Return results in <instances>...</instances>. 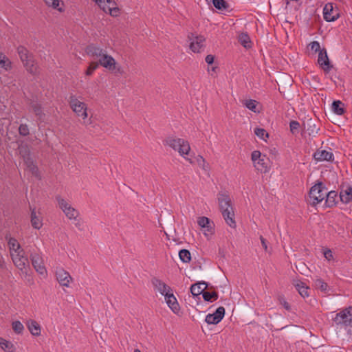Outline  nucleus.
<instances>
[{"label":"nucleus","mask_w":352,"mask_h":352,"mask_svg":"<svg viewBox=\"0 0 352 352\" xmlns=\"http://www.w3.org/2000/svg\"><path fill=\"white\" fill-rule=\"evenodd\" d=\"M56 199L60 208L65 214L67 217H68L69 219H76L79 213L75 208L72 207L71 205L65 199H63L59 195L56 197Z\"/></svg>","instance_id":"nucleus-8"},{"label":"nucleus","mask_w":352,"mask_h":352,"mask_svg":"<svg viewBox=\"0 0 352 352\" xmlns=\"http://www.w3.org/2000/svg\"><path fill=\"white\" fill-rule=\"evenodd\" d=\"M333 322L339 326L352 327V307H349L337 313L332 318Z\"/></svg>","instance_id":"nucleus-5"},{"label":"nucleus","mask_w":352,"mask_h":352,"mask_svg":"<svg viewBox=\"0 0 352 352\" xmlns=\"http://www.w3.org/2000/svg\"><path fill=\"white\" fill-rule=\"evenodd\" d=\"M0 68H3L6 70L11 68V62L2 53H0Z\"/></svg>","instance_id":"nucleus-38"},{"label":"nucleus","mask_w":352,"mask_h":352,"mask_svg":"<svg viewBox=\"0 0 352 352\" xmlns=\"http://www.w3.org/2000/svg\"><path fill=\"white\" fill-rule=\"evenodd\" d=\"M24 254L23 250L15 253H11V257L14 264L20 270L25 269V266L29 263L28 258Z\"/></svg>","instance_id":"nucleus-10"},{"label":"nucleus","mask_w":352,"mask_h":352,"mask_svg":"<svg viewBox=\"0 0 352 352\" xmlns=\"http://www.w3.org/2000/svg\"><path fill=\"white\" fill-rule=\"evenodd\" d=\"M196 162L199 167L204 170H207L208 164L206 162L205 159L202 156L198 155L196 157Z\"/></svg>","instance_id":"nucleus-47"},{"label":"nucleus","mask_w":352,"mask_h":352,"mask_svg":"<svg viewBox=\"0 0 352 352\" xmlns=\"http://www.w3.org/2000/svg\"><path fill=\"white\" fill-rule=\"evenodd\" d=\"M218 202L219 209L226 223L231 228H235L236 223L234 220V212L230 197L225 194H219Z\"/></svg>","instance_id":"nucleus-1"},{"label":"nucleus","mask_w":352,"mask_h":352,"mask_svg":"<svg viewBox=\"0 0 352 352\" xmlns=\"http://www.w3.org/2000/svg\"><path fill=\"white\" fill-rule=\"evenodd\" d=\"M254 133L256 136H258L260 139L266 141L265 138L269 137L268 133L264 129L262 128H255Z\"/></svg>","instance_id":"nucleus-41"},{"label":"nucleus","mask_w":352,"mask_h":352,"mask_svg":"<svg viewBox=\"0 0 352 352\" xmlns=\"http://www.w3.org/2000/svg\"><path fill=\"white\" fill-rule=\"evenodd\" d=\"M68 101L72 109L78 116L82 117L84 120L87 118V104L85 102L78 100L74 95H71Z\"/></svg>","instance_id":"nucleus-6"},{"label":"nucleus","mask_w":352,"mask_h":352,"mask_svg":"<svg viewBox=\"0 0 352 352\" xmlns=\"http://www.w3.org/2000/svg\"><path fill=\"white\" fill-rule=\"evenodd\" d=\"M318 63L324 72L329 73L333 68V65L330 63L327 52L325 48L320 50L318 57Z\"/></svg>","instance_id":"nucleus-11"},{"label":"nucleus","mask_w":352,"mask_h":352,"mask_svg":"<svg viewBox=\"0 0 352 352\" xmlns=\"http://www.w3.org/2000/svg\"><path fill=\"white\" fill-rule=\"evenodd\" d=\"M324 256L326 257V258L327 259H330V257H332V252L331 250H327V252H324Z\"/></svg>","instance_id":"nucleus-57"},{"label":"nucleus","mask_w":352,"mask_h":352,"mask_svg":"<svg viewBox=\"0 0 352 352\" xmlns=\"http://www.w3.org/2000/svg\"><path fill=\"white\" fill-rule=\"evenodd\" d=\"M56 277L59 284L64 287H69L70 281L72 280V278L69 273L63 268H58L56 270Z\"/></svg>","instance_id":"nucleus-14"},{"label":"nucleus","mask_w":352,"mask_h":352,"mask_svg":"<svg viewBox=\"0 0 352 352\" xmlns=\"http://www.w3.org/2000/svg\"><path fill=\"white\" fill-rule=\"evenodd\" d=\"M134 352H141V351L140 349H135L134 350Z\"/></svg>","instance_id":"nucleus-61"},{"label":"nucleus","mask_w":352,"mask_h":352,"mask_svg":"<svg viewBox=\"0 0 352 352\" xmlns=\"http://www.w3.org/2000/svg\"><path fill=\"white\" fill-rule=\"evenodd\" d=\"M31 108L34 114L38 118V119H41L44 116L41 105L40 104L33 102L31 103Z\"/></svg>","instance_id":"nucleus-37"},{"label":"nucleus","mask_w":352,"mask_h":352,"mask_svg":"<svg viewBox=\"0 0 352 352\" xmlns=\"http://www.w3.org/2000/svg\"><path fill=\"white\" fill-rule=\"evenodd\" d=\"M188 38L192 41L190 43V49L193 52H199V50L204 46V36L201 35L194 36V34H191L188 36Z\"/></svg>","instance_id":"nucleus-15"},{"label":"nucleus","mask_w":352,"mask_h":352,"mask_svg":"<svg viewBox=\"0 0 352 352\" xmlns=\"http://www.w3.org/2000/svg\"><path fill=\"white\" fill-rule=\"evenodd\" d=\"M208 3H212V0H206Z\"/></svg>","instance_id":"nucleus-62"},{"label":"nucleus","mask_w":352,"mask_h":352,"mask_svg":"<svg viewBox=\"0 0 352 352\" xmlns=\"http://www.w3.org/2000/svg\"><path fill=\"white\" fill-rule=\"evenodd\" d=\"M304 125H307V131L309 135L316 134L319 131V128L316 126L315 122L311 119L308 120Z\"/></svg>","instance_id":"nucleus-32"},{"label":"nucleus","mask_w":352,"mask_h":352,"mask_svg":"<svg viewBox=\"0 0 352 352\" xmlns=\"http://www.w3.org/2000/svg\"><path fill=\"white\" fill-rule=\"evenodd\" d=\"M45 4L52 8L53 9L57 10L58 11L62 12L64 11L63 9V2L61 0H43Z\"/></svg>","instance_id":"nucleus-27"},{"label":"nucleus","mask_w":352,"mask_h":352,"mask_svg":"<svg viewBox=\"0 0 352 352\" xmlns=\"http://www.w3.org/2000/svg\"><path fill=\"white\" fill-rule=\"evenodd\" d=\"M309 46L310 47L311 50L314 51L315 52H318V53H319L320 50H322V49H320V43L318 41H313V42H311L309 45Z\"/></svg>","instance_id":"nucleus-52"},{"label":"nucleus","mask_w":352,"mask_h":352,"mask_svg":"<svg viewBox=\"0 0 352 352\" xmlns=\"http://www.w3.org/2000/svg\"><path fill=\"white\" fill-rule=\"evenodd\" d=\"M202 297L205 301L212 302L218 299L219 294L217 292L206 291L203 293Z\"/></svg>","instance_id":"nucleus-33"},{"label":"nucleus","mask_w":352,"mask_h":352,"mask_svg":"<svg viewBox=\"0 0 352 352\" xmlns=\"http://www.w3.org/2000/svg\"><path fill=\"white\" fill-rule=\"evenodd\" d=\"M179 257L183 263H188L191 261V254L186 249H182L179 252Z\"/></svg>","instance_id":"nucleus-35"},{"label":"nucleus","mask_w":352,"mask_h":352,"mask_svg":"<svg viewBox=\"0 0 352 352\" xmlns=\"http://www.w3.org/2000/svg\"><path fill=\"white\" fill-rule=\"evenodd\" d=\"M30 259L32 262V265L35 269V270L40 274L44 275L47 273L46 269L45 267L43 258L41 256L36 253H32L30 254Z\"/></svg>","instance_id":"nucleus-12"},{"label":"nucleus","mask_w":352,"mask_h":352,"mask_svg":"<svg viewBox=\"0 0 352 352\" xmlns=\"http://www.w3.org/2000/svg\"><path fill=\"white\" fill-rule=\"evenodd\" d=\"M314 286L316 287V289H320L321 292L324 293V294H328L331 290L329 285L320 278H317L314 280Z\"/></svg>","instance_id":"nucleus-23"},{"label":"nucleus","mask_w":352,"mask_h":352,"mask_svg":"<svg viewBox=\"0 0 352 352\" xmlns=\"http://www.w3.org/2000/svg\"><path fill=\"white\" fill-rule=\"evenodd\" d=\"M28 169L34 176L38 179H41L38 168L36 164H34L33 166H30Z\"/></svg>","instance_id":"nucleus-51"},{"label":"nucleus","mask_w":352,"mask_h":352,"mask_svg":"<svg viewBox=\"0 0 352 352\" xmlns=\"http://www.w3.org/2000/svg\"><path fill=\"white\" fill-rule=\"evenodd\" d=\"M225 312H226V310L223 307H219L216 309L214 313H213V315L214 316H216V318H217V320H219V322H221L225 316Z\"/></svg>","instance_id":"nucleus-43"},{"label":"nucleus","mask_w":352,"mask_h":352,"mask_svg":"<svg viewBox=\"0 0 352 352\" xmlns=\"http://www.w3.org/2000/svg\"><path fill=\"white\" fill-rule=\"evenodd\" d=\"M98 65H101L109 71H114L115 73L122 74V71L120 67L116 66L115 59L110 55L107 54V52L98 59Z\"/></svg>","instance_id":"nucleus-7"},{"label":"nucleus","mask_w":352,"mask_h":352,"mask_svg":"<svg viewBox=\"0 0 352 352\" xmlns=\"http://www.w3.org/2000/svg\"><path fill=\"white\" fill-rule=\"evenodd\" d=\"M339 198L344 204L352 203V186L349 184L346 186L342 184L340 186Z\"/></svg>","instance_id":"nucleus-13"},{"label":"nucleus","mask_w":352,"mask_h":352,"mask_svg":"<svg viewBox=\"0 0 352 352\" xmlns=\"http://www.w3.org/2000/svg\"><path fill=\"white\" fill-rule=\"evenodd\" d=\"M17 53L26 70L32 75L37 74L38 68L35 63L33 54L22 45L17 47Z\"/></svg>","instance_id":"nucleus-3"},{"label":"nucleus","mask_w":352,"mask_h":352,"mask_svg":"<svg viewBox=\"0 0 352 352\" xmlns=\"http://www.w3.org/2000/svg\"><path fill=\"white\" fill-rule=\"evenodd\" d=\"M214 56L212 54L206 56L205 60L208 65H212L214 62Z\"/></svg>","instance_id":"nucleus-55"},{"label":"nucleus","mask_w":352,"mask_h":352,"mask_svg":"<svg viewBox=\"0 0 352 352\" xmlns=\"http://www.w3.org/2000/svg\"><path fill=\"white\" fill-rule=\"evenodd\" d=\"M207 287L208 284L206 282H199L191 285L190 292L194 296H199L200 294L203 295Z\"/></svg>","instance_id":"nucleus-22"},{"label":"nucleus","mask_w":352,"mask_h":352,"mask_svg":"<svg viewBox=\"0 0 352 352\" xmlns=\"http://www.w3.org/2000/svg\"><path fill=\"white\" fill-rule=\"evenodd\" d=\"M244 104L245 107L252 111L253 112H256V106H257V102L254 100H247L245 101Z\"/></svg>","instance_id":"nucleus-42"},{"label":"nucleus","mask_w":352,"mask_h":352,"mask_svg":"<svg viewBox=\"0 0 352 352\" xmlns=\"http://www.w3.org/2000/svg\"><path fill=\"white\" fill-rule=\"evenodd\" d=\"M225 312H226V310L223 307H219L216 309L214 313H213V315L214 316H216V318H217V320H219V322H221L225 316Z\"/></svg>","instance_id":"nucleus-44"},{"label":"nucleus","mask_w":352,"mask_h":352,"mask_svg":"<svg viewBox=\"0 0 352 352\" xmlns=\"http://www.w3.org/2000/svg\"><path fill=\"white\" fill-rule=\"evenodd\" d=\"M344 106V103L342 102L340 100H334L331 105L332 111L336 115H343L345 113Z\"/></svg>","instance_id":"nucleus-28"},{"label":"nucleus","mask_w":352,"mask_h":352,"mask_svg":"<svg viewBox=\"0 0 352 352\" xmlns=\"http://www.w3.org/2000/svg\"><path fill=\"white\" fill-rule=\"evenodd\" d=\"M14 331L17 334H21L24 330L23 324L20 321H14L12 324Z\"/></svg>","instance_id":"nucleus-40"},{"label":"nucleus","mask_w":352,"mask_h":352,"mask_svg":"<svg viewBox=\"0 0 352 352\" xmlns=\"http://www.w3.org/2000/svg\"><path fill=\"white\" fill-rule=\"evenodd\" d=\"M0 346L6 352H12L14 350V344L3 338H0Z\"/></svg>","instance_id":"nucleus-34"},{"label":"nucleus","mask_w":352,"mask_h":352,"mask_svg":"<svg viewBox=\"0 0 352 352\" xmlns=\"http://www.w3.org/2000/svg\"><path fill=\"white\" fill-rule=\"evenodd\" d=\"M87 54L94 58H100L107 52L95 44H90L85 49Z\"/></svg>","instance_id":"nucleus-18"},{"label":"nucleus","mask_w":352,"mask_h":352,"mask_svg":"<svg viewBox=\"0 0 352 352\" xmlns=\"http://www.w3.org/2000/svg\"><path fill=\"white\" fill-rule=\"evenodd\" d=\"M19 152L23 159L31 155L30 148L25 144L19 146Z\"/></svg>","instance_id":"nucleus-39"},{"label":"nucleus","mask_w":352,"mask_h":352,"mask_svg":"<svg viewBox=\"0 0 352 352\" xmlns=\"http://www.w3.org/2000/svg\"><path fill=\"white\" fill-rule=\"evenodd\" d=\"M260 240L263 249L265 252H267V240L263 236H260Z\"/></svg>","instance_id":"nucleus-56"},{"label":"nucleus","mask_w":352,"mask_h":352,"mask_svg":"<svg viewBox=\"0 0 352 352\" xmlns=\"http://www.w3.org/2000/svg\"><path fill=\"white\" fill-rule=\"evenodd\" d=\"M31 224L37 230H39L43 225L41 218L36 215L35 208L31 209Z\"/></svg>","instance_id":"nucleus-26"},{"label":"nucleus","mask_w":352,"mask_h":352,"mask_svg":"<svg viewBox=\"0 0 352 352\" xmlns=\"http://www.w3.org/2000/svg\"><path fill=\"white\" fill-rule=\"evenodd\" d=\"M294 286H295L296 289L298 290L299 294L302 298L309 296V293H308L309 287L307 286H306L304 283H302L301 281H298L294 285Z\"/></svg>","instance_id":"nucleus-30"},{"label":"nucleus","mask_w":352,"mask_h":352,"mask_svg":"<svg viewBox=\"0 0 352 352\" xmlns=\"http://www.w3.org/2000/svg\"><path fill=\"white\" fill-rule=\"evenodd\" d=\"M8 245L10 251V254L23 250V249L21 248L20 244L14 238L10 237L8 239Z\"/></svg>","instance_id":"nucleus-29"},{"label":"nucleus","mask_w":352,"mask_h":352,"mask_svg":"<svg viewBox=\"0 0 352 352\" xmlns=\"http://www.w3.org/2000/svg\"><path fill=\"white\" fill-rule=\"evenodd\" d=\"M338 192L336 190H331L329 192H325V206L327 208H333L336 206L338 203Z\"/></svg>","instance_id":"nucleus-19"},{"label":"nucleus","mask_w":352,"mask_h":352,"mask_svg":"<svg viewBox=\"0 0 352 352\" xmlns=\"http://www.w3.org/2000/svg\"><path fill=\"white\" fill-rule=\"evenodd\" d=\"M278 300L286 310L289 311L291 309L289 304L285 300L283 296H279Z\"/></svg>","instance_id":"nucleus-53"},{"label":"nucleus","mask_w":352,"mask_h":352,"mask_svg":"<svg viewBox=\"0 0 352 352\" xmlns=\"http://www.w3.org/2000/svg\"><path fill=\"white\" fill-rule=\"evenodd\" d=\"M262 157L263 155L259 151H254L251 155V159L253 162V164L257 160H260Z\"/></svg>","instance_id":"nucleus-50"},{"label":"nucleus","mask_w":352,"mask_h":352,"mask_svg":"<svg viewBox=\"0 0 352 352\" xmlns=\"http://www.w3.org/2000/svg\"><path fill=\"white\" fill-rule=\"evenodd\" d=\"M151 283L154 288L163 296H165L166 294L172 292L171 288L168 285L157 278H153L151 279Z\"/></svg>","instance_id":"nucleus-17"},{"label":"nucleus","mask_w":352,"mask_h":352,"mask_svg":"<svg viewBox=\"0 0 352 352\" xmlns=\"http://www.w3.org/2000/svg\"><path fill=\"white\" fill-rule=\"evenodd\" d=\"M3 263H4L3 261H0V267H3Z\"/></svg>","instance_id":"nucleus-59"},{"label":"nucleus","mask_w":352,"mask_h":352,"mask_svg":"<svg viewBox=\"0 0 352 352\" xmlns=\"http://www.w3.org/2000/svg\"><path fill=\"white\" fill-rule=\"evenodd\" d=\"M98 67H99V65H98V63L97 62H91V63L89 64V67H88V68H87V69L86 72H85L86 75H87V76H91V75H92V74L94 73V71H95V70H96Z\"/></svg>","instance_id":"nucleus-48"},{"label":"nucleus","mask_w":352,"mask_h":352,"mask_svg":"<svg viewBox=\"0 0 352 352\" xmlns=\"http://www.w3.org/2000/svg\"><path fill=\"white\" fill-rule=\"evenodd\" d=\"M340 16V11L336 8H334L332 3H327L323 8V17L327 22H333L338 19Z\"/></svg>","instance_id":"nucleus-9"},{"label":"nucleus","mask_w":352,"mask_h":352,"mask_svg":"<svg viewBox=\"0 0 352 352\" xmlns=\"http://www.w3.org/2000/svg\"><path fill=\"white\" fill-rule=\"evenodd\" d=\"M23 160L24 163L26 165L28 168H29L30 166H32L34 164H35V163H34L33 159L32 158L31 155L28 157H25Z\"/></svg>","instance_id":"nucleus-54"},{"label":"nucleus","mask_w":352,"mask_h":352,"mask_svg":"<svg viewBox=\"0 0 352 352\" xmlns=\"http://www.w3.org/2000/svg\"><path fill=\"white\" fill-rule=\"evenodd\" d=\"M239 42L245 48L251 47V41L247 33H241L239 35Z\"/></svg>","instance_id":"nucleus-31"},{"label":"nucleus","mask_w":352,"mask_h":352,"mask_svg":"<svg viewBox=\"0 0 352 352\" xmlns=\"http://www.w3.org/2000/svg\"><path fill=\"white\" fill-rule=\"evenodd\" d=\"M205 321L208 324H217L219 322H220L216 316L213 315V314H208L206 315Z\"/></svg>","instance_id":"nucleus-46"},{"label":"nucleus","mask_w":352,"mask_h":352,"mask_svg":"<svg viewBox=\"0 0 352 352\" xmlns=\"http://www.w3.org/2000/svg\"><path fill=\"white\" fill-rule=\"evenodd\" d=\"M19 133L23 137L28 136L30 134V130L28 124H21L19 127Z\"/></svg>","instance_id":"nucleus-45"},{"label":"nucleus","mask_w":352,"mask_h":352,"mask_svg":"<svg viewBox=\"0 0 352 352\" xmlns=\"http://www.w3.org/2000/svg\"><path fill=\"white\" fill-rule=\"evenodd\" d=\"M213 6L219 10H226L229 5L225 0H212Z\"/></svg>","instance_id":"nucleus-36"},{"label":"nucleus","mask_w":352,"mask_h":352,"mask_svg":"<svg viewBox=\"0 0 352 352\" xmlns=\"http://www.w3.org/2000/svg\"><path fill=\"white\" fill-rule=\"evenodd\" d=\"M164 297L168 307L173 311V313L178 314L180 310L179 305L173 292H170L166 294Z\"/></svg>","instance_id":"nucleus-16"},{"label":"nucleus","mask_w":352,"mask_h":352,"mask_svg":"<svg viewBox=\"0 0 352 352\" xmlns=\"http://www.w3.org/2000/svg\"><path fill=\"white\" fill-rule=\"evenodd\" d=\"M198 225L202 228L206 229L205 230L212 233V226L213 222L210 221V219L206 217H201L198 218L197 220Z\"/></svg>","instance_id":"nucleus-24"},{"label":"nucleus","mask_w":352,"mask_h":352,"mask_svg":"<svg viewBox=\"0 0 352 352\" xmlns=\"http://www.w3.org/2000/svg\"><path fill=\"white\" fill-rule=\"evenodd\" d=\"M269 158H267L265 155H263L260 160L254 163V166L260 173H265L269 170Z\"/></svg>","instance_id":"nucleus-21"},{"label":"nucleus","mask_w":352,"mask_h":352,"mask_svg":"<svg viewBox=\"0 0 352 352\" xmlns=\"http://www.w3.org/2000/svg\"><path fill=\"white\" fill-rule=\"evenodd\" d=\"M186 159L188 161H189V162H190V163H191V164H192V163H193V162L192 161V160H191V159H190V158H186Z\"/></svg>","instance_id":"nucleus-60"},{"label":"nucleus","mask_w":352,"mask_h":352,"mask_svg":"<svg viewBox=\"0 0 352 352\" xmlns=\"http://www.w3.org/2000/svg\"><path fill=\"white\" fill-rule=\"evenodd\" d=\"M219 254L221 256H224V251L223 250H221V249H219Z\"/></svg>","instance_id":"nucleus-58"},{"label":"nucleus","mask_w":352,"mask_h":352,"mask_svg":"<svg viewBox=\"0 0 352 352\" xmlns=\"http://www.w3.org/2000/svg\"><path fill=\"white\" fill-rule=\"evenodd\" d=\"M314 158L316 161H328L331 162L334 160L333 154L330 152L327 151L326 150H321L318 149L314 153Z\"/></svg>","instance_id":"nucleus-20"},{"label":"nucleus","mask_w":352,"mask_h":352,"mask_svg":"<svg viewBox=\"0 0 352 352\" xmlns=\"http://www.w3.org/2000/svg\"><path fill=\"white\" fill-rule=\"evenodd\" d=\"M327 188L322 182L318 181L309 190L307 202L311 206L316 207L325 198Z\"/></svg>","instance_id":"nucleus-2"},{"label":"nucleus","mask_w":352,"mask_h":352,"mask_svg":"<svg viewBox=\"0 0 352 352\" xmlns=\"http://www.w3.org/2000/svg\"><path fill=\"white\" fill-rule=\"evenodd\" d=\"M27 326L33 336H38L41 335V326L36 321L30 320L28 322Z\"/></svg>","instance_id":"nucleus-25"},{"label":"nucleus","mask_w":352,"mask_h":352,"mask_svg":"<svg viewBox=\"0 0 352 352\" xmlns=\"http://www.w3.org/2000/svg\"><path fill=\"white\" fill-rule=\"evenodd\" d=\"M300 124L298 121L292 120L289 123L290 131L292 134H296L298 131Z\"/></svg>","instance_id":"nucleus-49"},{"label":"nucleus","mask_w":352,"mask_h":352,"mask_svg":"<svg viewBox=\"0 0 352 352\" xmlns=\"http://www.w3.org/2000/svg\"><path fill=\"white\" fill-rule=\"evenodd\" d=\"M164 144L178 151L182 156L188 155L190 151V146L188 141L175 136L167 137L164 140Z\"/></svg>","instance_id":"nucleus-4"}]
</instances>
